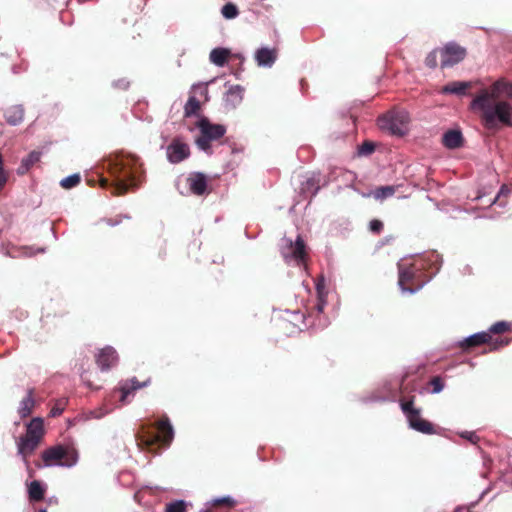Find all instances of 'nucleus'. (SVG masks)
I'll return each instance as SVG.
<instances>
[{
    "label": "nucleus",
    "instance_id": "e433bc0d",
    "mask_svg": "<svg viewBox=\"0 0 512 512\" xmlns=\"http://www.w3.org/2000/svg\"><path fill=\"white\" fill-rule=\"evenodd\" d=\"M212 504L215 507H220V506L234 507L236 505V501L233 498L227 496V497L214 499Z\"/></svg>",
    "mask_w": 512,
    "mask_h": 512
},
{
    "label": "nucleus",
    "instance_id": "0eeeda50",
    "mask_svg": "<svg viewBox=\"0 0 512 512\" xmlns=\"http://www.w3.org/2000/svg\"><path fill=\"white\" fill-rule=\"evenodd\" d=\"M41 456L45 466L62 465L71 467L78 460V453L74 448L62 445L44 450Z\"/></svg>",
    "mask_w": 512,
    "mask_h": 512
},
{
    "label": "nucleus",
    "instance_id": "ddd939ff",
    "mask_svg": "<svg viewBox=\"0 0 512 512\" xmlns=\"http://www.w3.org/2000/svg\"><path fill=\"white\" fill-rule=\"evenodd\" d=\"M282 255L284 258L291 257L298 263L304 262L306 258V250L304 240L298 236L295 243L291 240L287 241V251L283 250Z\"/></svg>",
    "mask_w": 512,
    "mask_h": 512
},
{
    "label": "nucleus",
    "instance_id": "8fccbe9b",
    "mask_svg": "<svg viewBox=\"0 0 512 512\" xmlns=\"http://www.w3.org/2000/svg\"><path fill=\"white\" fill-rule=\"evenodd\" d=\"M40 512H47L45 509L40 510Z\"/></svg>",
    "mask_w": 512,
    "mask_h": 512
},
{
    "label": "nucleus",
    "instance_id": "a19ab883",
    "mask_svg": "<svg viewBox=\"0 0 512 512\" xmlns=\"http://www.w3.org/2000/svg\"><path fill=\"white\" fill-rule=\"evenodd\" d=\"M81 379L91 389L100 388V385L94 384V382L90 379V374L86 371L81 374Z\"/></svg>",
    "mask_w": 512,
    "mask_h": 512
},
{
    "label": "nucleus",
    "instance_id": "7ed1b4c3",
    "mask_svg": "<svg viewBox=\"0 0 512 512\" xmlns=\"http://www.w3.org/2000/svg\"><path fill=\"white\" fill-rule=\"evenodd\" d=\"M174 437L172 425L169 418L164 416L155 424H142L136 434L139 448L146 449L151 453H158L162 448L170 445Z\"/></svg>",
    "mask_w": 512,
    "mask_h": 512
},
{
    "label": "nucleus",
    "instance_id": "9b49d317",
    "mask_svg": "<svg viewBox=\"0 0 512 512\" xmlns=\"http://www.w3.org/2000/svg\"><path fill=\"white\" fill-rule=\"evenodd\" d=\"M166 153L169 162L176 164L189 157L190 149L180 138H174L167 146Z\"/></svg>",
    "mask_w": 512,
    "mask_h": 512
},
{
    "label": "nucleus",
    "instance_id": "49530a36",
    "mask_svg": "<svg viewBox=\"0 0 512 512\" xmlns=\"http://www.w3.org/2000/svg\"><path fill=\"white\" fill-rule=\"evenodd\" d=\"M13 70H14L15 74H18L21 70V67H19V68L14 67Z\"/></svg>",
    "mask_w": 512,
    "mask_h": 512
},
{
    "label": "nucleus",
    "instance_id": "c756f323",
    "mask_svg": "<svg viewBox=\"0 0 512 512\" xmlns=\"http://www.w3.org/2000/svg\"><path fill=\"white\" fill-rule=\"evenodd\" d=\"M80 180H81V178H80L79 174H73V175H70V176L62 179L60 182V185L64 189H71V188L77 186L80 183Z\"/></svg>",
    "mask_w": 512,
    "mask_h": 512
},
{
    "label": "nucleus",
    "instance_id": "a211bd4d",
    "mask_svg": "<svg viewBox=\"0 0 512 512\" xmlns=\"http://www.w3.org/2000/svg\"><path fill=\"white\" fill-rule=\"evenodd\" d=\"M472 87L471 82L466 81H452L442 87V94H456L465 95L466 91Z\"/></svg>",
    "mask_w": 512,
    "mask_h": 512
},
{
    "label": "nucleus",
    "instance_id": "72a5a7b5",
    "mask_svg": "<svg viewBox=\"0 0 512 512\" xmlns=\"http://www.w3.org/2000/svg\"><path fill=\"white\" fill-rule=\"evenodd\" d=\"M302 189L304 191H312V195H315L319 190V180L311 177L303 183Z\"/></svg>",
    "mask_w": 512,
    "mask_h": 512
},
{
    "label": "nucleus",
    "instance_id": "37998d69",
    "mask_svg": "<svg viewBox=\"0 0 512 512\" xmlns=\"http://www.w3.org/2000/svg\"><path fill=\"white\" fill-rule=\"evenodd\" d=\"M462 437L468 439L472 443H476L479 440V437L473 432H466L462 434Z\"/></svg>",
    "mask_w": 512,
    "mask_h": 512
},
{
    "label": "nucleus",
    "instance_id": "bb28decb",
    "mask_svg": "<svg viewBox=\"0 0 512 512\" xmlns=\"http://www.w3.org/2000/svg\"><path fill=\"white\" fill-rule=\"evenodd\" d=\"M201 109L200 101L195 96H190L184 106L185 117H191L198 114Z\"/></svg>",
    "mask_w": 512,
    "mask_h": 512
},
{
    "label": "nucleus",
    "instance_id": "dca6fc26",
    "mask_svg": "<svg viewBox=\"0 0 512 512\" xmlns=\"http://www.w3.org/2000/svg\"><path fill=\"white\" fill-rule=\"evenodd\" d=\"M277 59V50L266 47L256 51L255 60L259 66H272Z\"/></svg>",
    "mask_w": 512,
    "mask_h": 512
},
{
    "label": "nucleus",
    "instance_id": "20e7f679",
    "mask_svg": "<svg viewBox=\"0 0 512 512\" xmlns=\"http://www.w3.org/2000/svg\"><path fill=\"white\" fill-rule=\"evenodd\" d=\"M426 263L423 258L414 260L409 265L399 266V285L402 290L413 293L420 288L431 278V273L425 271Z\"/></svg>",
    "mask_w": 512,
    "mask_h": 512
},
{
    "label": "nucleus",
    "instance_id": "423d86ee",
    "mask_svg": "<svg viewBox=\"0 0 512 512\" xmlns=\"http://www.w3.org/2000/svg\"><path fill=\"white\" fill-rule=\"evenodd\" d=\"M414 399V396L409 399H400V407L408 420L409 426L423 434H435L434 425L421 417V410L414 406Z\"/></svg>",
    "mask_w": 512,
    "mask_h": 512
},
{
    "label": "nucleus",
    "instance_id": "f704fd0d",
    "mask_svg": "<svg viewBox=\"0 0 512 512\" xmlns=\"http://www.w3.org/2000/svg\"><path fill=\"white\" fill-rule=\"evenodd\" d=\"M509 194H510V189L508 188V186L502 185L500 188V191L498 192L497 196L495 197V199L493 201V204L498 202L500 204V206H504L506 203V200H503V198L506 199Z\"/></svg>",
    "mask_w": 512,
    "mask_h": 512
},
{
    "label": "nucleus",
    "instance_id": "6e6552de",
    "mask_svg": "<svg viewBox=\"0 0 512 512\" xmlns=\"http://www.w3.org/2000/svg\"><path fill=\"white\" fill-rule=\"evenodd\" d=\"M200 130V136L196 139L199 149L210 152L211 141L222 138L226 133L225 126L221 124H213L207 118H202L197 124Z\"/></svg>",
    "mask_w": 512,
    "mask_h": 512
},
{
    "label": "nucleus",
    "instance_id": "2f4dec72",
    "mask_svg": "<svg viewBox=\"0 0 512 512\" xmlns=\"http://www.w3.org/2000/svg\"><path fill=\"white\" fill-rule=\"evenodd\" d=\"M375 151V144L371 141H364L358 146V154L360 156L371 155Z\"/></svg>",
    "mask_w": 512,
    "mask_h": 512
},
{
    "label": "nucleus",
    "instance_id": "c85d7f7f",
    "mask_svg": "<svg viewBox=\"0 0 512 512\" xmlns=\"http://www.w3.org/2000/svg\"><path fill=\"white\" fill-rule=\"evenodd\" d=\"M221 13L224 18L233 19L238 16L239 10L235 4L229 2L222 7Z\"/></svg>",
    "mask_w": 512,
    "mask_h": 512
},
{
    "label": "nucleus",
    "instance_id": "f03ea898",
    "mask_svg": "<svg viewBox=\"0 0 512 512\" xmlns=\"http://www.w3.org/2000/svg\"><path fill=\"white\" fill-rule=\"evenodd\" d=\"M108 172L113 178L112 183L102 178L100 185L104 188L110 185L113 195H124L130 188L137 187L142 174V164L135 155H117L109 162Z\"/></svg>",
    "mask_w": 512,
    "mask_h": 512
},
{
    "label": "nucleus",
    "instance_id": "b1692460",
    "mask_svg": "<svg viewBox=\"0 0 512 512\" xmlns=\"http://www.w3.org/2000/svg\"><path fill=\"white\" fill-rule=\"evenodd\" d=\"M243 89L239 85H234L229 88L226 93L225 101L233 108L242 101Z\"/></svg>",
    "mask_w": 512,
    "mask_h": 512
},
{
    "label": "nucleus",
    "instance_id": "473e14b6",
    "mask_svg": "<svg viewBox=\"0 0 512 512\" xmlns=\"http://www.w3.org/2000/svg\"><path fill=\"white\" fill-rule=\"evenodd\" d=\"M165 512H186V504L183 500L168 503Z\"/></svg>",
    "mask_w": 512,
    "mask_h": 512
},
{
    "label": "nucleus",
    "instance_id": "de8ad7c7",
    "mask_svg": "<svg viewBox=\"0 0 512 512\" xmlns=\"http://www.w3.org/2000/svg\"><path fill=\"white\" fill-rule=\"evenodd\" d=\"M3 166H4L3 157H2V154L0 153V167H3Z\"/></svg>",
    "mask_w": 512,
    "mask_h": 512
},
{
    "label": "nucleus",
    "instance_id": "c9c22d12",
    "mask_svg": "<svg viewBox=\"0 0 512 512\" xmlns=\"http://www.w3.org/2000/svg\"><path fill=\"white\" fill-rule=\"evenodd\" d=\"M439 54V49H435L431 51L425 58V65L431 69H434L437 67V56Z\"/></svg>",
    "mask_w": 512,
    "mask_h": 512
},
{
    "label": "nucleus",
    "instance_id": "58836bf2",
    "mask_svg": "<svg viewBox=\"0 0 512 512\" xmlns=\"http://www.w3.org/2000/svg\"><path fill=\"white\" fill-rule=\"evenodd\" d=\"M430 386L432 387V393H439L444 388L443 379L440 376L433 377L430 382Z\"/></svg>",
    "mask_w": 512,
    "mask_h": 512
},
{
    "label": "nucleus",
    "instance_id": "f8f14e48",
    "mask_svg": "<svg viewBox=\"0 0 512 512\" xmlns=\"http://www.w3.org/2000/svg\"><path fill=\"white\" fill-rule=\"evenodd\" d=\"M118 361V354L111 346H106L96 354V363L102 371H107Z\"/></svg>",
    "mask_w": 512,
    "mask_h": 512
},
{
    "label": "nucleus",
    "instance_id": "7c9ffc66",
    "mask_svg": "<svg viewBox=\"0 0 512 512\" xmlns=\"http://www.w3.org/2000/svg\"><path fill=\"white\" fill-rule=\"evenodd\" d=\"M508 330H510V324L505 321H500L493 324L488 332L490 334H503Z\"/></svg>",
    "mask_w": 512,
    "mask_h": 512
},
{
    "label": "nucleus",
    "instance_id": "1a4fd4ad",
    "mask_svg": "<svg viewBox=\"0 0 512 512\" xmlns=\"http://www.w3.org/2000/svg\"><path fill=\"white\" fill-rule=\"evenodd\" d=\"M509 340L503 338L493 339L489 332H480L471 335L460 343V347L466 351L473 347L480 346L482 344L490 345V350H497L501 347L508 345Z\"/></svg>",
    "mask_w": 512,
    "mask_h": 512
},
{
    "label": "nucleus",
    "instance_id": "aec40b11",
    "mask_svg": "<svg viewBox=\"0 0 512 512\" xmlns=\"http://www.w3.org/2000/svg\"><path fill=\"white\" fill-rule=\"evenodd\" d=\"M442 143L449 149H456L463 145V136L459 130H449L444 133Z\"/></svg>",
    "mask_w": 512,
    "mask_h": 512
},
{
    "label": "nucleus",
    "instance_id": "a878e982",
    "mask_svg": "<svg viewBox=\"0 0 512 512\" xmlns=\"http://www.w3.org/2000/svg\"><path fill=\"white\" fill-rule=\"evenodd\" d=\"M29 498L32 501H41L44 498L45 490L39 481H32L28 489Z\"/></svg>",
    "mask_w": 512,
    "mask_h": 512
},
{
    "label": "nucleus",
    "instance_id": "5701e85b",
    "mask_svg": "<svg viewBox=\"0 0 512 512\" xmlns=\"http://www.w3.org/2000/svg\"><path fill=\"white\" fill-rule=\"evenodd\" d=\"M230 56V50L226 48H214L209 55L210 61L217 66H224Z\"/></svg>",
    "mask_w": 512,
    "mask_h": 512
},
{
    "label": "nucleus",
    "instance_id": "412c9836",
    "mask_svg": "<svg viewBox=\"0 0 512 512\" xmlns=\"http://www.w3.org/2000/svg\"><path fill=\"white\" fill-rule=\"evenodd\" d=\"M35 400H34V389H29L27 392V396L23 398V400L20 402V406L18 409V413L21 418L28 417L34 408Z\"/></svg>",
    "mask_w": 512,
    "mask_h": 512
},
{
    "label": "nucleus",
    "instance_id": "cd10ccee",
    "mask_svg": "<svg viewBox=\"0 0 512 512\" xmlns=\"http://www.w3.org/2000/svg\"><path fill=\"white\" fill-rule=\"evenodd\" d=\"M396 189L394 186H381L373 190L368 196H373L376 200H384L395 194Z\"/></svg>",
    "mask_w": 512,
    "mask_h": 512
},
{
    "label": "nucleus",
    "instance_id": "4c0bfd02",
    "mask_svg": "<svg viewBox=\"0 0 512 512\" xmlns=\"http://www.w3.org/2000/svg\"><path fill=\"white\" fill-rule=\"evenodd\" d=\"M66 400H58L50 410V416L57 417L62 414L66 406Z\"/></svg>",
    "mask_w": 512,
    "mask_h": 512
},
{
    "label": "nucleus",
    "instance_id": "393cba45",
    "mask_svg": "<svg viewBox=\"0 0 512 512\" xmlns=\"http://www.w3.org/2000/svg\"><path fill=\"white\" fill-rule=\"evenodd\" d=\"M41 153L38 151H32L26 158L22 159L21 165L18 168V173L24 174L34 164L40 161Z\"/></svg>",
    "mask_w": 512,
    "mask_h": 512
},
{
    "label": "nucleus",
    "instance_id": "9d476101",
    "mask_svg": "<svg viewBox=\"0 0 512 512\" xmlns=\"http://www.w3.org/2000/svg\"><path fill=\"white\" fill-rule=\"evenodd\" d=\"M439 55L441 68L444 69L463 61L467 55V50L455 42H448L442 48H439Z\"/></svg>",
    "mask_w": 512,
    "mask_h": 512
},
{
    "label": "nucleus",
    "instance_id": "79ce46f5",
    "mask_svg": "<svg viewBox=\"0 0 512 512\" xmlns=\"http://www.w3.org/2000/svg\"><path fill=\"white\" fill-rule=\"evenodd\" d=\"M8 181V174L4 170V166L0 167V191L4 188Z\"/></svg>",
    "mask_w": 512,
    "mask_h": 512
},
{
    "label": "nucleus",
    "instance_id": "a18cd8bd",
    "mask_svg": "<svg viewBox=\"0 0 512 512\" xmlns=\"http://www.w3.org/2000/svg\"><path fill=\"white\" fill-rule=\"evenodd\" d=\"M453 512H467V508H465V507H457Z\"/></svg>",
    "mask_w": 512,
    "mask_h": 512
},
{
    "label": "nucleus",
    "instance_id": "3c124183",
    "mask_svg": "<svg viewBox=\"0 0 512 512\" xmlns=\"http://www.w3.org/2000/svg\"><path fill=\"white\" fill-rule=\"evenodd\" d=\"M467 512H469V511L467 510Z\"/></svg>",
    "mask_w": 512,
    "mask_h": 512
},
{
    "label": "nucleus",
    "instance_id": "6ab92c4d",
    "mask_svg": "<svg viewBox=\"0 0 512 512\" xmlns=\"http://www.w3.org/2000/svg\"><path fill=\"white\" fill-rule=\"evenodd\" d=\"M24 436L29 437V438H34L36 440H42V438L44 436L43 420L39 417L33 418L27 424L26 434Z\"/></svg>",
    "mask_w": 512,
    "mask_h": 512
},
{
    "label": "nucleus",
    "instance_id": "f3484780",
    "mask_svg": "<svg viewBox=\"0 0 512 512\" xmlns=\"http://www.w3.org/2000/svg\"><path fill=\"white\" fill-rule=\"evenodd\" d=\"M149 383L148 381L139 382L136 378H132L129 382H125L120 387L121 397L120 401L125 404L127 402L128 396L136 391L137 389L143 388L147 386Z\"/></svg>",
    "mask_w": 512,
    "mask_h": 512
},
{
    "label": "nucleus",
    "instance_id": "f257e3e1",
    "mask_svg": "<svg viewBox=\"0 0 512 512\" xmlns=\"http://www.w3.org/2000/svg\"><path fill=\"white\" fill-rule=\"evenodd\" d=\"M512 83L498 80L488 88L481 89L471 101V109L478 111L483 126L498 130L502 126L512 127Z\"/></svg>",
    "mask_w": 512,
    "mask_h": 512
},
{
    "label": "nucleus",
    "instance_id": "2eb2a0df",
    "mask_svg": "<svg viewBox=\"0 0 512 512\" xmlns=\"http://www.w3.org/2000/svg\"><path fill=\"white\" fill-rule=\"evenodd\" d=\"M41 440H36L34 438H29L26 436H22L17 444L18 453L23 457L24 461L28 463L27 458L33 454V452L37 449Z\"/></svg>",
    "mask_w": 512,
    "mask_h": 512
},
{
    "label": "nucleus",
    "instance_id": "4468645a",
    "mask_svg": "<svg viewBox=\"0 0 512 512\" xmlns=\"http://www.w3.org/2000/svg\"><path fill=\"white\" fill-rule=\"evenodd\" d=\"M187 183L190 191L195 195L201 196L207 191V177L201 172L192 173L188 177Z\"/></svg>",
    "mask_w": 512,
    "mask_h": 512
},
{
    "label": "nucleus",
    "instance_id": "ea45409f",
    "mask_svg": "<svg viewBox=\"0 0 512 512\" xmlns=\"http://www.w3.org/2000/svg\"><path fill=\"white\" fill-rule=\"evenodd\" d=\"M383 223L378 219H373L369 223V229L374 234H380L383 230Z\"/></svg>",
    "mask_w": 512,
    "mask_h": 512
},
{
    "label": "nucleus",
    "instance_id": "09e8293b",
    "mask_svg": "<svg viewBox=\"0 0 512 512\" xmlns=\"http://www.w3.org/2000/svg\"><path fill=\"white\" fill-rule=\"evenodd\" d=\"M204 512H214V511H212V510H205Z\"/></svg>",
    "mask_w": 512,
    "mask_h": 512
},
{
    "label": "nucleus",
    "instance_id": "4be33fe9",
    "mask_svg": "<svg viewBox=\"0 0 512 512\" xmlns=\"http://www.w3.org/2000/svg\"><path fill=\"white\" fill-rule=\"evenodd\" d=\"M5 119L11 125H17L24 119V108L21 105H13L5 112Z\"/></svg>",
    "mask_w": 512,
    "mask_h": 512
},
{
    "label": "nucleus",
    "instance_id": "39448f33",
    "mask_svg": "<svg viewBox=\"0 0 512 512\" xmlns=\"http://www.w3.org/2000/svg\"><path fill=\"white\" fill-rule=\"evenodd\" d=\"M377 122L381 130L392 135L403 136L408 131L410 117L405 110H391L380 116Z\"/></svg>",
    "mask_w": 512,
    "mask_h": 512
},
{
    "label": "nucleus",
    "instance_id": "c03bdc74",
    "mask_svg": "<svg viewBox=\"0 0 512 512\" xmlns=\"http://www.w3.org/2000/svg\"><path fill=\"white\" fill-rule=\"evenodd\" d=\"M324 306H325V301L322 298H320L319 302H318V304L316 306L318 312H322L323 309H324Z\"/></svg>",
    "mask_w": 512,
    "mask_h": 512
}]
</instances>
